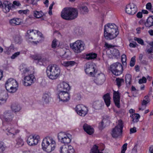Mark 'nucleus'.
<instances>
[{"mask_svg": "<svg viewBox=\"0 0 153 153\" xmlns=\"http://www.w3.org/2000/svg\"><path fill=\"white\" fill-rule=\"evenodd\" d=\"M119 34L117 26L114 24L108 23L104 26V36L108 40L116 37Z\"/></svg>", "mask_w": 153, "mask_h": 153, "instance_id": "nucleus-1", "label": "nucleus"}, {"mask_svg": "<svg viewBox=\"0 0 153 153\" xmlns=\"http://www.w3.org/2000/svg\"><path fill=\"white\" fill-rule=\"evenodd\" d=\"M145 25L146 27H149L153 26V16H150L148 18Z\"/></svg>", "mask_w": 153, "mask_h": 153, "instance_id": "nucleus-29", "label": "nucleus"}, {"mask_svg": "<svg viewBox=\"0 0 153 153\" xmlns=\"http://www.w3.org/2000/svg\"><path fill=\"white\" fill-rule=\"evenodd\" d=\"M85 71L86 74L93 76L96 73L97 70L95 64L92 62H88L85 64Z\"/></svg>", "mask_w": 153, "mask_h": 153, "instance_id": "nucleus-10", "label": "nucleus"}, {"mask_svg": "<svg viewBox=\"0 0 153 153\" xmlns=\"http://www.w3.org/2000/svg\"><path fill=\"white\" fill-rule=\"evenodd\" d=\"M56 145V143L54 139L49 136L44 138L42 144L43 150L49 153L54 150Z\"/></svg>", "mask_w": 153, "mask_h": 153, "instance_id": "nucleus-4", "label": "nucleus"}, {"mask_svg": "<svg viewBox=\"0 0 153 153\" xmlns=\"http://www.w3.org/2000/svg\"><path fill=\"white\" fill-rule=\"evenodd\" d=\"M10 24L13 26H16L21 25L22 23V20L20 18H14L9 20Z\"/></svg>", "mask_w": 153, "mask_h": 153, "instance_id": "nucleus-23", "label": "nucleus"}, {"mask_svg": "<svg viewBox=\"0 0 153 153\" xmlns=\"http://www.w3.org/2000/svg\"><path fill=\"white\" fill-rule=\"evenodd\" d=\"M76 63V62L74 61H63L62 62V64L65 67L72 66L75 65Z\"/></svg>", "mask_w": 153, "mask_h": 153, "instance_id": "nucleus-31", "label": "nucleus"}, {"mask_svg": "<svg viewBox=\"0 0 153 153\" xmlns=\"http://www.w3.org/2000/svg\"><path fill=\"white\" fill-rule=\"evenodd\" d=\"M8 98V95L6 92L3 91L0 94V105L5 103Z\"/></svg>", "mask_w": 153, "mask_h": 153, "instance_id": "nucleus-22", "label": "nucleus"}, {"mask_svg": "<svg viewBox=\"0 0 153 153\" xmlns=\"http://www.w3.org/2000/svg\"><path fill=\"white\" fill-rule=\"evenodd\" d=\"M33 14L34 16L37 18H39L42 17L44 14L42 11H34L33 12Z\"/></svg>", "mask_w": 153, "mask_h": 153, "instance_id": "nucleus-32", "label": "nucleus"}, {"mask_svg": "<svg viewBox=\"0 0 153 153\" xmlns=\"http://www.w3.org/2000/svg\"><path fill=\"white\" fill-rule=\"evenodd\" d=\"M78 12L77 9L74 8H65L61 12L62 18L67 20H71L76 18Z\"/></svg>", "mask_w": 153, "mask_h": 153, "instance_id": "nucleus-3", "label": "nucleus"}, {"mask_svg": "<svg viewBox=\"0 0 153 153\" xmlns=\"http://www.w3.org/2000/svg\"><path fill=\"white\" fill-rule=\"evenodd\" d=\"M46 72L48 77L52 80L57 79L61 75V70L58 65L55 64L49 65L46 68Z\"/></svg>", "mask_w": 153, "mask_h": 153, "instance_id": "nucleus-2", "label": "nucleus"}, {"mask_svg": "<svg viewBox=\"0 0 153 153\" xmlns=\"http://www.w3.org/2000/svg\"><path fill=\"white\" fill-rule=\"evenodd\" d=\"M112 54L116 56H119L120 55V53L119 51L117 49H114L113 50Z\"/></svg>", "mask_w": 153, "mask_h": 153, "instance_id": "nucleus-50", "label": "nucleus"}, {"mask_svg": "<svg viewBox=\"0 0 153 153\" xmlns=\"http://www.w3.org/2000/svg\"><path fill=\"white\" fill-rule=\"evenodd\" d=\"M20 52H17L15 53L11 57V59H15L19 56L20 55Z\"/></svg>", "mask_w": 153, "mask_h": 153, "instance_id": "nucleus-53", "label": "nucleus"}, {"mask_svg": "<svg viewBox=\"0 0 153 153\" xmlns=\"http://www.w3.org/2000/svg\"><path fill=\"white\" fill-rule=\"evenodd\" d=\"M142 12H139L137 14V18H141L142 17Z\"/></svg>", "mask_w": 153, "mask_h": 153, "instance_id": "nucleus-62", "label": "nucleus"}, {"mask_svg": "<svg viewBox=\"0 0 153 153\" xmlns=\"http://www.w3.org/2000/svg\"><path fill=\"white\" fill-rule=\"evenodd\" d=\"M134 40L137 41L138 43L141 45H144L143 41L141 39L139 38L134 37Z\"/></svg>", "mask_w": 153, "mask_h": 153, "instance_id": "nucleus-44", "label": "nucleus"}, {"mask_svg": "<svg viewBox=\"0 0 153 153\" xmlns=\"http://www.w3.org/2000/svg\"><path fill=\"white\" fill-rule=\"evenodd\" d=\"M123 123L121 120L118 121L117 125L114 128L112 131L111 135L114 138H117L120 136L122 132Z\"/></svg>", "mask_w": 153, "mask_h": 153, "instance_id": "nucleus-9", "label": "nucleus"}, {"mask_svg": "<svg viewBox=\"0 0 153 153\" xmlns=\"http://www.w3.org/2000/svg\"><path fill=\"white\" fill-rule=\"evenodd\" d=\"M13 115L10 111H7L4 113L3 120L7 123L11 122L13 119Z\"/></svg>", "mask_w": 153, "mask_h": 153, "instance_id": "nucleus-16", "label": "nucleus"}, {"mask_svg": "<svg viewBox=\"0 0 153 153\" xmlns=\"http://www.w3.org/2000/svg\"><path fill=\"white\" fill-rule=\"evenodd\" d=\"M50 94L46 93L44 94L42 98L44 101L46 103L49 102L50 100Z\"/></svg>", "mask_w": 153, "mask_h": 153, "instance_id": "nucleus-34", "label": "nucleus"}, {"mask_svg": "<svg viewBox=\"0 0 153 153\" xmlns=\"http://www.w3.org/2000/svg\"><path fill=\"white\" fill-rule=\"evenodd\" d=\"M85 44L81 40H77L75 42L70 44V47L75 53H80L84 49Z\"/></svg>", "mask_w": 153, "mask_h": 153, "instance_id": "nucleus-6", "label": "nucleus"}, {"mask_svg": "<svg viewBox=\"0 0 153 153\" xmlns=\"http://www.w3.org/2000/svg\"><path fill=\"white\" fill-rule=\"evenodd\" d=\"M60 153H74V150L71 146L63 145L60 147L59 150Z\"/></svg>", "mask_w": 153, "mask_h": 153, "instance_id": "nucleus-17", "label": "nucleus"}, {"mask_svg": "<svg viewBox=\"0 0 153 153\" xmlns=\"http://www.w3.org/2000/svg\"><path fill=\"white\" fill-rule=\"evenodd\" d=\"M80 10L83 14L86 13H88V10L86 6H82L80 7Z\"/></svg>", "mask_w": 153, "mask_h": 153, "instance_id": "nucleus-40", "label": "nucleus"}, {"mask_svg": "<svg viewBox=\"0 0 153 153\" xmlns=\"http://www.w3.org/2000/svg\"><path fill=\"white\" fill-rule=\"evenodd\" d=\"M35 80L34 76L33 74H30L24 78L23 84L26 86H30L34 82Z\"/></svg>", "mask_w": 153, "mask_h": 153, "instance_id": "nucleus-15", "label": "nucleus"}, {"mask_svg": "<svg viewBox=\"0 0 153 153\" xmlns=\"http://www.w3.org/2000/svg\"><path fill=\"white\" fill-rule=\"evenodd\" d=\"M40 137L37 135H30L28 138L27 143L30 146L36 145L39 141Z\"/></svg>", "mask_w": 153, "mask_h": 153, "instance_id": "nucleus-13", "label": "nucleus"}, {"mask_svg": "<svg viewBox=\"0 0 153 153\" xmlns=\"http://www.w3.org/2000/svg\"><path fill=\"white\" fill-rule=\"evenodd\" d=\"M121 61L123 65H126V56L125 54L122 55L121 56Z\"/></svg>", "mask_w": 153, "mask_h": 153, "instance_id": "nucleus-48", "label": "nucleus"}, {"mask_svg": "<svg viewBox=\"0 0 153 153\" xmlns=\"http://www.w3.org/2000/svg\"><path fill=\"white\" fill-rule=\"evenodd\" d=\"M146 8L149 10H151L152 7V5L151 3H148L146 4Z\"/></svg>", "mask_w": 153, "mask_h": 153, "instance_id": "nucleus-59", "label": "nucleus"}, {"mask_svg": "<svg viewBox=\"0 0 153 153\" xmlns=\"http://www.w3.org/2000/svg\"><path fill=\"white\" fill-rule=\"evenodd\" d=\"M63 82V85H62V86L63 87V90L67 92L68 91L70 90V87L68 83L65 82Z\"/></svg>", "mask_w": 153, "mask_h": 153, "instance_id": "nucleus-39", "label": "nucleus"}, {"mask_svg": "<svg viewBox=\"0 0 153 153\" xmlns=\"http://www.w3.org/2000/svg\"><path fill=\"white\" fill-rule=\"evenodd\" d=\"M4 150V143L3 142L0 141V152H2Z\"/></svg>", "mask_w": 153, "mask_h": 153, "instance_id": "nucleus-55", "label": "nucleus"}, {"mask_svg": "<svg viewBox=\"0 0 153 153\" xmlns=\"http://www.w3.org/2000/svg\"><path fill=\"white\" fill-rule=\"evenodd\" d=\"M105 46L108 48H111L114 47L112 45L109 44L106 42L105 43Z\"/></svg>", "mask_w": 153, "mask_h": 153, "instance_id": "nucleus-63", "label": "nucleus"}, {"mask_svg": "<svg viewBox=\"0 0 153 153\" xmlns=\"http://www.w3.org/2000/svg\"><path fill=\"white\" fill-rule=\"evenodd\" d=\"M11 108L12 111L15 113L19 112L21 109L20 105L17 103L12 104L11 105Z\"/></svg>", "mask_w": 153, "mask_h": 153, "instance_id": "nucleus-27", "label": "nucleus"}, {"mask_svg": "<svg viewBox=\"0 0 153 153\" xmlns=\"http://www.w3.org/2000/svg\"><path fill=\"white\" fill-rule=\"evenodd\" d=\"M127 144L126 143L123 145L122 148L121 153H125L127 149Z\"/></svg>", "mask_w": 153, "mask_h": 153, "instance_id": "nucleus-52", "label": "nucleus"}, {"mask_svg": "<svg viewBox=\"0 0 153 153\" xmlns=\"http://www.w3.org/2000/svg\"><path fill=\"white\" fill-rule=\"evenodd\" d=\"M58 42V40H57L56 39H54L53 41H52L51 46L53 48H56L57 45V42Z\"/></svg>", "mask_w": 153, "mask_h": 153, "instance_id": "nucleus-46", "label": "nucleus"}, {"mask_svg": "<svg viewBox=\"0 0 153 153\" xmlns=\"http://www.w3.org/2000/svg\"><path fill=\"white\" fill-rule=\"evenodd\" d=\"M97 54L95 53H89L86 54L85 58L88 60H91L96 58Z\"/></svg>", "mask_w": 153, "mask_h": 153, "instance_id": "nucleus-30", "label": "nucleus"}, {"mask_svg": "<svg viewBox=\"0 0 153 153\" xmlns=\"http://www.w3.org/2000/svg\"><path fill=\"white\" fill-rule=\"evenodd\" d=\"M133 118V121L135 122H137L138 121V119L140 117V116L138 114H134L132 115Z\"/></svg>", "mask_w": 153, "mask_h": 153, "instance_id": "nucleus-38", "label": "nucleus"}, {"mask_svg": "<svg viewBox=\"0 0 153 153\" xmlns=\"http://www.w3.org/2000/svg\"><path fill=\"white\" fill-rule=\"evenodd\" d=\"M103 104L102 101L97 100L94 102L93 106L96 109H100L101 108Z\"/></svg>", "mask_w": 153, "mask_h": 153, "instance_id": "nucleus-26", "label": "nucleus"}, {"mask_svg": "<svg viewBox=\"0 0 153 153\" xmlns=\"http://www.w3.org/2000/svg\"><path fill=\"white\" fill-rule=\"evenodd\" d=\"M117 85L119 88L124 83V80L123 79L117 78L116 79Z\"/></svg>", "mask_w": 153, "mask_h": 153, "instance_id": "nucleus-37", "label": "nucleus"}, {"mask_svg": "<svg viewBox=\"0 0 153 153\" xmlns=\"http://www.w3.org/2000/svg\"><path fill=\"white\" fill-rule=\"evenodd\" d=\"M18 87V83L16 80L13 78L8 79L6 82V89L10 93H13L16 92Z\"/></svg>", "mask_w": 153, "mask_h": 153, "instance_id": "nucleus-5", "label": "nucleus"}, {"mask_svg": "<svg viewBox=\"0 0 153 153\" xmlns=\"http://www.w3.org/2000/svg\"><path fill=\"white\" fill-rule=\"evenodd\" d=\"M27 1L29 4L33 5H36L37 4V0H27Z\"/></svg>", "mask_w": 153, "mask_h": 153, "instance_id": "nucleus-49", "label": "nucleus"}, {"mask_svg": "<svg viewBox=\"0 0 153 153\" xmlns=\"http://www.w3.org/2000/svg\"><path fill=\"white\" fill-rule=\"evenodd\" d=\"M132 76L129 74H127L125 76V82L127 85H129L131 84Z\"/></svg>", "mask_w": 153, "mask_h": 153, "instance_id": "nucleus-33", "label": "nucleus"}, {"mask_svg": "<svg viewBox=\"0 0 153 153\" xmlns=\"http://www.w3.org/2000/svg\"><path fill=\"white\" fill-rule=\"evenodd\" d=\"M106 117L107 118V119L105 118H103L102 121V123L106 125H106L107 123L109 122V117L107 116Z\"/></svg>", "mask_w": 153, "mask_h": 153, "instance_id": "nucleus-51", "label": "nucleus"}, {"mask_svg": "<svg viewBox=\"0 0 153 153\" xmlns=\"http://www.w3.org/2000/svg\"><path fill=\"white\" fill-rule=\"evenodd\" d=\"M63 85V82L60 83L58 85L57 89L58 92H62V91H65L63 90V87L62 86Z\"/></svg>", "mask_w": 153, "mask_h": 153, "instance_id": "nucleus-43", "label": "nucleus"}, {"mask_svg": "<svg viewBox=\"0 0 153 153\" xmlns=\"http://www.w3.org/2000/svg\"><path fill=\"white\" fill-rule=\"evenodd\" d=\"M105 76L102 73L97 74L94 79V82L97 84L101 85L103 83L105 80Z\"/></svg>", "mask_w": 153, "mask_h": 153, "instance_id": "nucleus-18", "label": "nucleus"}, {"mask_svg": "<svg viewBox=\"0 0 153 153\" xmlns=\"http://www.w3.org/2000/svg\"><path fill=\"white\" fill-rule=\"evenodd\" d=\"M146 79L145 77H143L142 79H140L139 81V83L140 84L146 83Z\"/></svg>", "mask_w": 153, "mask_h": 153, "instance_id": "nucleus-54", "label": "nucleus"}, {"mask_svg": "<svg viewBox=\"0 0 153 153\" xmlns=\"http://www.w3.org/2000/svg\"><path fill=\"white\" fill-rule=\"evenodd\" d=\"M136 128L135 127H134L133 128L130 129V134H131L135 133L136 132Z\"/></svg>", "mask_w": 153, "mask_h": 153, "instance_id": "nucleus-58", "label": "nucleus"}, {"mask_svg": "<svg viewBox=\"0 0 153 153\" xmlns=\"http://www.w3.org/2000/svg\"><path fill=\"white\" fill-rule=\"evenodd\" d=\"M48 61V59L47 58L44 57L42 56H41V58L40 59L39 62H41L42 63Z\"/></svg>", "mask_w": 153, "mask_h": 153, "instance_id": "nucleus-56", "label": "nucleus"}, {"mask_svg": "<svg viewBox=\"0 0 153 153\" xmlns=\"http://www.w3.org/2000/svg\"><path fill=\"white\" fill-rule=\"evenodd\" d=\"M29 12V10H20L19 11V13H22L24 14H26L28 12Z\"/></svg>", "mask_w": 153, "mask_h": 153, "instance_id": "nucleus-60", "label": "nucleus"}, {"mask_svg": "<svg viewBox=\"0 0 153 153\" xmlns=\"http://www.w3.org/2000/svg\"><path fill=\"white\" fill-rule=\"evenodd\" d=\"M120 94L118 91L114 90L113 99L115 105L118 108L120 107Z\"/></svg>", "mask_w": 153, "mask_h": 153, "instance_id": "nucleus-20", "label": "nucleus"}, {"mask_svg": "<svg viewBox=\"0 0 153 153\" xmlns=\"http://www.w3.org/2000/svg\"><path fill=\"white\" fill-rule=\"evenodd\" d=\"M13 4L7 1H4L2 5L3 11L5 13H7L9 11Z\"/></svg>", "mask_w": 153, "mask_h": 153, "instance_id": "nucleus-21", "label": "nucleus"}, {"mask_svg": "<svg viewBox=\"0 0 153 153\" xmlns=\"http://www.w3.org/2000/svg\"><path fill=\"white\" fill-rule=\"evenodd\" d=\"M39 32L36 30H29L27 32V33L26 36L28 37L29 39L32 40L33 38L34 37L36 33L38 34Z\"/></svg>", "mask_w": 153, "mask_h": 153, "instance_id": "nucleus-24", "label": "nucleus"}, {"mask_svg": "<svg viewBox=\"0 0 153 153\" xmlns=\"http://www.w3.org/2000/svg\"><path fill=\"white\" fill-rule=\"evenodd\" d=\"M83 127L84 131L89 134L91 135L93 134L94 132L93 128L86 124H84Z\"/></svg>", "mask_w": 153, "mask_h": 153, "instance_id": "nucleus-25", "label": "nucleus"}, {"mask_svg": "<svg viewBox=\"0 0 153 153\" xmlns=\"http://www.w3.org/2000/svg\"><path fill=\"white\" fill-rule=\"evenodd\" d=\"M98 148L96 145H94L90 153H102L99 151Z\"/></svg>", "mask_w": 153, "mask_h": 153, "instance_id": "nucleus-35", "label": "nucleus"}, {"mask_svg": "<svg viewBox=\"0 0 153 153\" xmlns=\"http://www.w3.org/2000/svg\"><path fill=\"white\" fill-rule=\"evenodd\" d=\"M135 57L134 56L132 57L131 60L130 62V65L131 67H133L135 64Z\"/></svg>", "mask_w": 153, "mask_h": 153, "instance_id": "nucleus-47", "label": "nucleus"}, {"mask_svg": "<svg viewBox=\"0 0 153 153\" xmlns=\"http://www.w3.org/2000/svg\"><path fill=\"white\" fill-rule=\"evenodd\" d=\"M41 55L39 54H36L32 56V58L33 59L36 60L39 62Z\"/></svg>", "mask_w": 153, "mask_h": 153, "instance_id": "nucleus-42", "label": "nucleus"}, {"mask_svg": "<svg viewBox=\"0 0 153 153\" xmlns=\"http://www.w3.org/2000/svg\"><path fill=\"white\" fill-rule=\"evenodd\" d=\"M20 70L24 74H26L29 71V69L27 68L24 67L23 65L20 66Z\"/></svg>", "mask_w": 153, "mask_h": 153, "instance_id": "nucleus-41", "label": "nucleus"}, {"mask_svg": "<svg viewBox=\"0 0 153 153\" xmlns=\"http://www.w3.org/2000/svg\"><path fill=\"white\" fill-rule=\"evenodd\" d=\"M137 10L136 5L134 3H131L126 6V12L130 15H133L136 13Z\"/></svg>", "mask_w": 153, "mask_h": 153, "instance_id": "nucleus-14", "label": "nucleus"}, {"mask_svg": "<svg viewBox=\"0 0 153 153\" xmlns=\"http://www.w3.org/2000/svg\"><path fill=\"white\" fill-rule=\"evenodd\" d=\"M57 98L59 99V102H65L68 101L70 99V96L67 92L62 91L58 92Z\"/></svg>", "mask_w": 153, "mask_h": 153, "instance_id": "nucleus-12", "label": "nucleus"}, {"mask_svg": "<svg viewBox=\"0 0 153 153\" xmlns=\"http://www.w3.org/2000/svg\"><path fill=\"white\" fill-rule=\"evenodd\" d=\"M110 70L112 73L116 76L121 75L123 71L121 64L119 62L114 63L111 65Z\"/></svg>", "mask_w": 153, "mask_h": 153, "instance_id": "nucleus-7", "label": "nucleus"}, {"mask_svg": "<svg viewBox=\"0 0 153 153\" xmlns=\"http://www.w3.org/2000/svg\"><path fill=\"white\" fill-rule=\"evenodd\" d=\"M14 40L16 43H19L21 41V37L19 36H16L14 38Z\"/></svg>", "mask_w": 153, "mask_h": 153, "instance_id": "nucleus-45", "label": "nucleus"}, {"mask_svg": "<svg viewBox=\"0 0 153 153\" xmlns=\"http://www.w3.org/2000/svg\"><path fill=\"white\" fill-rule=\"evenodd\" d=\"M103 98L104 100L105 104L107 107H108L110 104V97L109 94L107 93L104 95Z\"/></svg>", "mask_w": 153, "mask_h": 153, "instance_id": "nucleus-28", "label": "nucleus"}, {"mask_svg": "<svg viewBox=\"0 0 153 153\" xmlns=\"http://www.w3.org/2000/svg\"><path fill=\"white\" fill-rule=\"evenodd\" d=\"M16 146L17 147H21L24 144V142L22 139L20 138H18L16 140Z\"/></svg>", "mask_w": 153, "mask_h": 153, "instance_id": "nucleus-36", "label": "nucleus"}, {"mask_svg": "<svg viewBox=\"0 0 153 153\" xmlns=\"http://www.w3.org/2000/svg\"><path fill=\"white\" fill-rule=\"evenodd\" d=\"M7 50L4 51L5 53L7 54H10V47L9 48H7Z\"/></svg>", "mask_w": 153, "mask_h": 153, "instance_id": "nucleus-64", "label": "nucleus"}, {"mask_svg": "<svg viewBox=\"0 0 153 153\" xmlns=\"http://www.w3.org/2000/svg\"><path fill=\"white\" fill-rule=\"evenodd\" d=\"M153 51V49L152 48V47H151L147 49L146 52V53H150L152 52Z\"/></svg>", "mask_w": 153, "mask_h": 153, "instance_id": "nucleus-61", "label": "nucleus"}, {"mask_svg": "<svg viewBox=\"0 0 153 153\" xmlns=\"http://www.w3.org/2000/svg\"><path fill=\"white\" fill-rule=\"evenodd\" d=\"M7 131V134L13 138H14L15 136L19 132V130L16 128L13 127H8L6 129Z\"/></svg>", "mask_w": 153, "mask_h": 153, "instance_id": "nucleus-19", "label": "nucleus"}, {"mask_svg": "<svg viewBox=\"0 0 153 153\" xmlns=\"http://www.w3.org/2000/svg\"><path fill=\"white\" fill-rule=\"evenodd\" d=\"M106 125L102 123V121L99 124V128L100 130H102L106 126Z\"/></svg>", "mask_w": 153, "mask_h": 153, "instance_id": "nucleus-57", "label": "nucleus"}, {"mask_svg": "<svg viewBox=\"0 0 153 153\" xmlns=\"http://www.w3.org/2000/svg\"><path fill=\"white\" fill-rule=\"evenodd\" d=\"M58 138L59 142L62 143H69L71 142V136L68 133L61 132L58 134Z\"/></svg>", "mask_w": 153, "mask_h": 153, "instance_id": "nucleus-8", "label": "nucleus"}, {"mask_svg": "<svg viewBox=\"0 0 153 153\" xmlns=\"http://www.w3.org/2000/svg\"><path fill=\"white\" fill-rule=\"evenodd\" d=\"M77 113L80 116L84 117L87 114L88 110L87 107L83 105H78L76 108Z\"/></svg>", "mask_w": 153, "mask_h": 153, "instance_id": "nucleus-11", "label": "nucleus"}]
</instances>
